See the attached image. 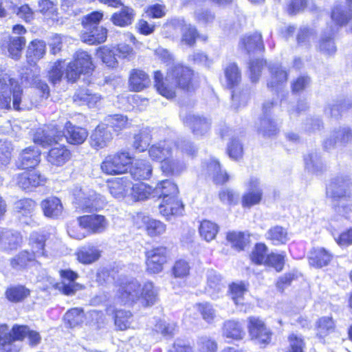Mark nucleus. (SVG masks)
I'll return each instance as SVG.
<instances>
[{"label": "nucleus", "instance_id": "obj_1", "mask_svg": "<svg viewBox=\"0 0 352 352\" xmlns=\"http://www.w3.org/2000/svg\"><path fill=\"white\" fill-rule=\"evenodd\" d=\"M154 79L159 94L168 99L175 96L177 88L192 91L197 87L193 78V72L180 64L174 65L168 70L164 81L163 75L159 71L155 72Z\"/></svg>", "mask_w": 352, "mask_h": 352}, {"label": "nucleus", "instance_id": "obj_2", "mask_svg": "<svg viewBox=\"0 0 352 352\" xmlns=\"http://www.w3.org/2000/svg\"><path fill=\"white\" fill-rule=\"evenodd\" d=\"M66 132L63 131V125L51 123L43 128L38 129L34 135L35 144L45 147L54 142L60 141L65 137L67 142L72 144H80L83 143L88 136L87 131L82 127L76 126L70 122H67L64 126Z\"/></svg>", "mask_w": 352, "mask_h": 352}, {"label": "nucleus", "instance_id": "obj_3", "mask_svg": "<svg viewBox=\"0 0 352 352\" xmlns=\"http://www.w3.org/2000/svg\"><path fill=\"white\" fill-rule=\"evenodd\" d=\"M117 296L124 304L140 300L144 305L151 306L158 299V292L151 282H146L142 286L137 280L131 279L121 284Z\"/></svg>", "mask_w": 352, "mask_h": 352}, {"label": "nucleus", "instance_id": "obj_4", "mask_svg": "<svg viewBox=\"0 0 352 352\" xmlns=\"http://www.w3.org/2000/svg\"><path fill=\"white\" fill-rule=\"evenodd\" d=\"M12 104L15 110H28L34 103L23 96L19 82L8 76L0 78V108L10 109Z\"/></svg>", "mask_w": 352, "mask_h": 352}, {"label": "nucleus", "instance_id": "obj_5", "mask_svg": "<svg viewBox=\"0 0 352 352\" xmlns=\"http://www.w3.org/2000/svg\"><path fill=\"white\" fill-rule=\"evenodd\" d=\"M28 338L30 345L36 346L41 340L38 332L30 330L26 325H14L10 330L6 324H0V352H18L14 342Z\"/></svg>", "mask_w": 352, "mask_h": 352}, {"label": "nucleus", "instance_id": "obj_6", "mask_svg": "<svg viewBox=\"0 0 352 352\" xmlns=\"http://www.w3.org/2000/svg\"><path fill=\"white\" fill-rule=\"evenodd\" d=\"M78 226H70L67 232L70 237L81 240L87 234H100L108 227L106 217L100 214H86L77 218Z\"/></svg>", "mask_w": 352, "mask_h": 352}, {"label": "nucleus", "instance_id": "obj_7", "mask_svg": "<svg viewBox=\"0 0 352 352\" xmlns=\"http://www.w3.org/2000/svg\"><path fill=\"white\" fill-rule=\"evenodd\" d=\"M74 205L84 212H92L104 208L106 204L103 196L89 188L76 186L73 189Z\"/></svg>", "mask_w": 352, "mask_h": 352}, {"label": "nucleus", "instance_id": "obj_8", "mask_svg": "<svg viewBox=\"0 0 352 352\" xmlns=\"http://www.w3.org/2000/svg\"><path fill=\"white\" fill-rule=\"evenodd\" d=\"M74 58V61L68 64L65 71L66 78L72 82H74L81 74H88L94 69L91 57L87 52L77 51Z\"/></svg>", "mask_w": 352, "mask_h": 352}, {"label": "nucleus", "instance_id": "obj_9", "mask_svg": "<svg viewBox=\"0 0 352 352\" xmlns=\"http://www.w3.org/2000/svg\"><path fill=\"white\" fill-rule=\"evenodd\" d=\"M131 163L129 153L122 151L107 155L101 163L100 168L107 175H118L126 173Z\"/></svg>", "mask_w": 352, "mask_h": 352}, {"label": "nucleus", "instance_id": "obj_10", "mask_svg": "<svg viewBox=\"0 0 352 352\" xmlns=\"http://www.w3.org/2000/svg\"><path fill=\"white\" fill-rule=\"evenodd\" d=\"M13 181L21 190L32 192L36 188L44 186L47 178L38 171L31 170L15 175Z\"/></svg>", "mask_w": 352, "mask_h": 352}, {"label": "nucleus", "instance_id": "obj_11", "mask_svg": "<svg viewBox=\"0 0 352 352\" xmlns=\"http://www.w3.org/2000/svg\"><path fill=\"white\" fill-rule=\"evenodd\" d=\"M327 195L333 200L350 199L352 197V182L343 176L332 179L327 187Z\"/></svg>", "mask_w": 352, "mask_h": 352}, {"label": "nucleus", "instance_id": "obj_12", "mask_svg": "<svg viewBox=\"0 0 352 352\" xmlns=\"http://www.w3.org/2000/svg\"><path fill=\"white\" fill-rule=\"evenodd\" d=\"M168 250L165 247L153 248L146 252V270L151 274H158L167 261Z\"/></svg>", "mask_w": 352, "mask_h": 352}, {"label": "nucleus", "instance_id": "obj_13", "mask_svg": "<svg viewBox=\"0 0 352 352\" xmlns=\"http://www.w3.org/2000/svg\"><path fill=\"white\" fill-rule=\"evenodd\" d=\"M248 331L252 340L259 344H267L271 340L272 333L262 320L251 316L248 319Z\"/></svg>", "mask_w": 352, "mask_h": 352}, {"label": "nucleus", "instance_id": "obj_14", "mask_svg": "<svg viewBox=\"0 0 352 352\" xmlns=\"http://www.w3.org/2000/svg\"><path fill=\"white\" fill-rule=\"evenodd\" d=\"M263 197L262 185L257 177H252L247 183V191L242 197L241 204L244 208H250L258 204Z\"/></svg>", "mask_w": 352, "mask_h": 352}, {"label": "nucleus", "instance_id": "obj_15", "mask_svg": "<svg viewBox=\"0 0 352 352\" xmlns=\"http://www.w3.org/2000/svg\"><path fill=\"white\" fill-rule=\"evenodd\" d=\"M180 118L186 126H189L192 133L196 136L206 135L210 129L211 122L209 119L192 114L184 115L180 113Z\"/></svg>", "mask_w": 352, "mask_h": 352}, {"label": "nucleus", "instance_id": "obj_16", "mask_svg": "<svg viewBox=\"0 0 352 352\" xmlns=\"http://www.w3.org/2000/svg\"><path fill=\"white\" fill-rule=\"evenodd\" d=\"M202 171L210 176L216 184H223L229 179L227 172L221 169L219 162L214 157H210L202 162Z\"/></svg>", "mask_w": 352, "mask_h": 352}, {"label": "nucleus", "instance_id": "obj_17", "mask_svg": "<svg viewBox=\"0 0 352 352\" xmlns=\"http://www.w3.org/2000/svg\"><path fill=\"white\" fill-rule=\"evenodd\" d=\"M25 43L26 40L23 36H8L0 40V47L3 51L7 50L12 58L18 60Z\"/></svg>", "mask_w": 352, "mask_h": 352}, {"label": "nucleus", "instance_id": "obj_18", "mask_svg": "<svg viewBox=\"0 0 352 352\" xmlns=\"http://www.w3.org/2000/svg\"><path fill=\"white\" fill-rule=\"evenodd\" d=\"M36 208V202L30 198H23L14 202V208L19 221L24 224L30 225L32 214Z\"/></svg>", "mask_w": 352, "mask_h": 352}, {"label": "nucleus", "instance_id": "obj_19", "mask_svg": "<svg viewBox=\"0 0 352 352\" xmlns=\"http://www.w3.org/2000/svg\"><path fill=\"white\" fill-rule=\"evenodd\" d=\"M113 135L109 126L104 123L98 125L90 137V144L96 150L103 148L111 142Z\"/></svg>", "mask_w": 352, "mask_h": 352}, {"label": "nucleus", "instance_id": "obj_20", "mask_svg": "<svg viewBox=\"0 0 352 352\" xmlns=\"http://www.w3.org/2000/svg\"><path fill=\"white\" fill-rule=\"evenodd\" d=\"M221 336L223 338L227 339L228 342L239 341L245 338V331L243 324L240 321L227 320L223 324Z\"/></svg>", "mask_w": 352, "mask_h": 352}, {"label": "nucleus", "instance_id": "obj_21", "mask_svg": "<svg viewBox=\"0 0 352 352\" xmlns=\"http://www.w3.org/2000/svg\"><path fill=\"white\" fill-rule=\"evenodd\" d=\"M107 186L110 194L116 199L127 198L131 190V181L127 176L109 180Z\"/></svg>", "mask_w": 352, "mask_h": 352}, {"label": "nucleus", "instance_id": "obj_22", "mask_svg": "<svg viewBox=\"0 0 352 352\" xmlns=\"http://www.w3.org/2000/svg\"><path fill=\"white\" fill-rule=\"evenodd\" d=\"M41 161V151L34 146H29L23 149L16 162L19 168L25 169L34 168Z\"/></svg>", "mask_w": 352, "mask_h": 352}, {"label": "nucleus", "instance_id": "obj_23", "mask_svg": "<svg viewBox=\"0 0 352 352\" xmlns=\"http://www.w3.org/2000/svg\"><path fill=\"white\" fill-rule=\"evenodd\" d=\"M160 213L166 217V219H170L173 216L182 214L184 211V205L182 201L176 197H169L162 199L159 206Z\"/></svg>", "mask_w": 352, "mask_h": 352}, {"label": "nucleus", "instance_id": "obj_24", "mask_svg": "<svg viewBox=\"0 0 352 352\" xmlns=\"http://www.w3.org/2000/svg\"><path fill=\"white\" fill-rule=\"evenodd\" d=\"M352 140V130L348 126L340 127L334 130L330 138L324 142V147L330 150L337 145H344Z\"/></svg>", "mask_w": 352, "mask_h": 352}, {"label": "nucleus", "instance_id": "obj_25", "mask_svg": "<svg viewBox=\"0 0 352 352\" xmlns=\"http://www.w3.org/2000/svg\"><path fill=\"white\" fill-rule=\"evenodd\" d=\"M175 147V144L170 140L160 141L150 148L149 155L152 160L162 162L165 158L173 155Z\"/></svg>", "mask_w": 352, "mask_h": 352}, {"label": "nucleus", "instance_id": "obj_26", "mask_svg": "<svg viewBox=\"0 0 352 352\" xmlns=\"http://www.w3.org/2000/svg\"><path fill=\"white\" fill-rule=\"evenodd\" d=\"M179 157L173 153L162 162L161 169L166 175H179L186 169V164Z\"/></svg>", "mask_w": 352, "mask_h": 352}, {"label": "nucleus", "instance_id": "obj_27", "mask_svg": "<svg viewBox=\"0 0 352 352\" xmlns=\"http://www.w3.org/2000/svg\"><path fill=\"white\" fill-rule=\"evenodd\" d=\"M239 46L248 54L251 52H262L264 50L262 36L258 32H254L252 34L245 35L242 37Z\"/></svg>", "mask_w": 352, "mask_h": 352}, {"label": "nucleus", "instance_id": "obj_28", "mask_svg": "<svg viewBox=\"0 0 352 352\" xmlns=\"http://www.w3.org/2000/svg\"><path fill=\"white\" fill-rule=\"evenodd\" d=\"M120 7V10L114 12L111 15L110 20L113 25L124 28L132 24L135 12L131 7L124 6L123 4Z\"/></svg>", "mask_w": 352, "mask_h": 352}, {"label": "nucleus", "instance_id": "obj_29", "mask_svg": "<svg viewBox=\"0 0 352 352\" xmlns=\"http://www.w3.org/2000/svg\"><path fill=\"white\" fill-rule=\"evenodd\" d=\"M41 207L45 217L53 219L60 217L63 210L61 201L56 197H50L43 200Z\"/></svg>", "mask_w": 352, "mask_h": 352}, {"label": "nucleus", "instance_id": "obj_30", "mask_svg": "<svg viewBox=\"0 0 352 352\" xmlns=\"http://www.w3.org/2000/svg\"><path fill=\"white\" fill-rule=\"evenodd\" d=\"M331 259L332 254L323 248L313 249L308 257L309 265L316 268L327 265Z\"/></svg>", "mask_w": 352, "mask_h": 352}, {"label": "nucleus", "instance_id": "obj_31", "mask_svg": "<svg viewBox=\"0 0 352 352\" xmlns=\"http://www.w3.org/2000/svg\"><path fill=\"white\" fill-rule=\"evenodd\" d=\"M155 198L154 188L144 183H131L129 200L137 201H143L148 198Z\"/></svg>", "mask_w": 352, "mask_h": 352}, {"label": "nucleus", "instance_id": "obj_32", "mask_svg": "<svg viewBox=\"0 0 352 352\" xmlns=\"http://www.w3.org/2000/svg\"><path fill=\"white\" fill-rule=\"evenodd\" d=\"M76 255L80 263L89 265L98 261L101 254L97 247L87 245L78 249Z\"/></svg>", "mask_w": 352, "mask_h": 352}, {"label": "nucleus", "instance_id": "obj_33", "mask_svg": "<svg viewBox=\"0 0 352 352\" xmlns=\"http://www.w3.org/2000/svg\"><path fill=\"white\" fill-rule=\"evenodd\" d=\"M102 97L100 94L93 93L87 89H81L78 90L74 96V101L78 104H86L89 107H95L101 100Z\"/></svg>", "mask_w": 352, "mask_h": 352}, {"label": "nucleus", "instance_id": "obj_34", "mask_svg": "<svg viewBox=\"0 0 352 352\" xmlns=\"http://www.w3.org/2000/svg\"><path fill=\"white\" fill-rule=\"evenodd\" d=\"M224 287L221 276L214 270L208 271L206 290L211 297L218 298L219 294L222 292Z\"/></svg>", "mask_w": 352, "mask_h": 352}, {"label": "nucleus", "instance_id": "obj_35", "mask_svg": "<svg viewBox=\"0 0 352 352\" xmlns=\"http://www.w3.org/2000/svg\"><path fill=\"white\" fill-rule=\"evenodd\" d=\"M270 71V78L268 80L267 86L273 89H278L282 86L287 80V73L279 64H273L269 67Z\"/></svg>", "mask_w": 352, "mask_h": 352}, {"label": "nucleus", "instance_id": "obj_36", "mask_svg": "<svg viewBox=\"0 0 352 352\" xmlns=\"http://www.w3.org/2000/svg\"><path fill=\"white\" fill-rule=\"evenodd\" d=\"M150 79L147 74L140 69H133L129 77V86L134 91H140L148 87Z\"/></svg>", "mask_w": 352, "mask_h": 352}, {"label": "nucleus", "instance_id": "obj_37", "mask_svg": "<svg viewBox=\"0 0 352 352\" xmlns=\"http://www.w3.org/2000/svg\"><path fill=\"white\" fill-rule=\"evenodd\" d=\"M178 188L175 184L168 179L158 183L154 188V197L165 199L169 197H176L178 195Z\"/></svg>", "mask_w": 352, "mask_h": 352}, {"label": "nucleus", "instance_id": "obj_38", "mask_svg": "<svg viewBox=\"0 0 352 352\" xmlns=\"http://www.w3.org/2000/svg\"><path fill=\"white\" fill-rule=\"evenodd\" d=\"M70 158V152L65 146L54 147L50 150L47 160L52 165L60 166Z\"/></svg>", "mask_w": 352, "mask_h": 352}, {"label": "nucleus", "instance_id": "obj_39", "mask_svg": "<svg viewBox=\"0 0 352 352\" xmlns=\"http://www.w3.org/2000/svg\"><path fill=\"white\" fill-rule=\"evenodd\" d=\"M45 43L40 40L32 41L27 50L28 61L30 63H35L42 58L45 54Z\"/></svg>", "mask_w": 352, "mask_h": 352}, {"label": "nucleus", "instance_id": "obj_40", "mask_svg": "<svg viewBox=\"0 0 352 352\" xmlns=\"http://www.w3.org/2000/svg\"><path fill=\"white\" fill-rule=\"evenodd\" d=\"M331 19L338 25H346L352 19V10L346 5L336 6L331 12Z\"/></svg>", "mask_w": 352, "mask_h": 352}, {"label": "nucleus", "instance_id": "obj_41", "mask_svg": "<svg viewBox=\"0 0 352 352\" xmlns=\"http://www.w3.org/2000/svg\"><path fill=\"white\" fill-rule=\"evenodd\" d=\"M138 219H141L146 226V231L150 236H157L163 234L166 230V226L162 222L151 219L143 214L138 215Z\"/></svg>", "mask_w": 352, "mask_h": 352}, {"label": "nucleus", "instance_id": "obj_42", "mask_svg": "<svg viewBox=\"0 0 352 352\" xmlns=\"http://www.w3.org/2000/svg\"><path fill=\"white\" fill-rule=\"evenodd\" d=\"M89 32L85 33L82 38L84 42L89 44L100 43L105 41L107 30L102 26H94L89 29Z\"/></svg>", "mask_w": 352, "mask_h": 352}, {"label": "nucleus", "instance_id": "obj_43", "mask_svg": "<svg viewBox=\"0 0 352 352\" xmlns=\"http://www.w3.org/2000/svg\"><path fill=\"white\" fill-rule=\"evenodd\" d=\"M30 295V290L23 285H14L8 287L6 291L7 299L12 302H19Z\"/></svg>", "mask_w": 352, "mask_h": 352}, {"label": "nucleus", "instance_id": "obj_44", "mask_svg": "<svg viewBox=\"0 0 352 352\" xmlns=\"http://www.w3.org/2000/svg\"><path fill=\"white\" fill-rule=\"evenodd\" d=\"M21 81L25 85L34 86L41 90L43 97L47 98L49 96L50 88L47 84L41 80L38 76L32 74L31 71L28 72L26 76H22Z\"/></svg>", "mask_w": 352, "mask_h": 352}, {"label": "nucleus", "instance_id": "obj_45", "mask_svg": "<svg viewBox=\"0 0 352 352\" xmlns=\"http://www.w3.org/2000/svg\"><path fill=\"white\" fill-rule=\"evenodd\" d=\"M152 173V167L148 162L140 160L131 169V175L135 179H147Z\"/></svg>", "mask_w": 352, "mask_h": 352}, {"label": "nucleus", "instance_id": "obj_46", "mask_svg": "<svg viewBox=\"0 0 352 352\" xmlns=\"http://www.w3.org/2000/svg\"><path fill=\"white\" fill-rule=\"evenodd\" d=\"M305 168L310 173L318 174L324 170V166L317 153H311L305 156Z\"/></svg>", "mask_w": 352, "mask_h": 352}, {"label": "nucleus", "instance_id": "obj_47", "mask_svg": "<svg viewBox=\"0 0 352 352\" xmlns=\"http://www.w3.org/2000/svg\"><path fill=\"white\" fill-rule=\"evenodd\" d=\"M266 238L270 240L272 244L278 245L285 244L289 240L288 233L285 229L280 226H274L266 233Z\"/></svg>", "mask_w": 352, "mask_h": 352}, {"label": "nucleus", "instance_id": "obj_48", "mask_svg": "<svg viewBox=\"0 0 352 352\" xmlns=\"http://www.w3.org/2000/svg\"><path fill=\"white\" fill-rule=\"evenodd\" d=\"M60 276L64 278L63 283V292L67 295H71L76 290V285L74 281L78 278V274L69 270H61Z\"/></svg>", "mask_w": 352, "mask_h": 352}, {"label": "nucleus", "instance_id": "obj_49", "mask_svg": "<svg viewBox=\"0 0 352 352\" xmlns=\"http://www.w3.org/2000/svg\"><path fill=\"white\" fill-rule=\"evenodd\" d=\"M258 131L265 137H271L278 132V127L274 120L266 116L260 120Z\"/></svg>", "mask_w": 352, "mask_h": 352}, {"label": "nucleus", "instance_id": "obj_50", "mask_svg": "<svg viewBox=\"0 0 352 352\" xmlns=\"http://www.w3.org/2000/svg\"><path fill=\"white\" fill-rule=\"evenodd\" d=\"M219 231V227L210 221L204 220L201 221L199 226V233L206 241L213 240Z\"/></svg>", "mask_w": 352, "mask_h": 352}, {"label": "nucleus", "instance_id": "obj_51", "mask_svg": "<svg viewBox=\"0 0 352 352\" xmlns=\"http://www.w3.org/2000/svg\"><path fill=\"white\" fill-rule=\"evenodd\" d=\"M151 141V135L148 129H142L134 136L133 147L140 152L144 151Z\"/></svg>", "mask_w": 352, "mask_h": 352}, {"label": "nucleus", "instance_id": "obj_52", "mask_svg": "<svg viewBox=\"0 0 352 352\" xmlns=\"http://www.w3.org/2000/svg\"><path fill=\"white\" fill-rule=\"evenodd\" d=\"M182 42L189 46H192L195 43L196 38H200L203 41L207 40L206 36H199L196 28L190 24H184L182 26Z\"/></svg>", "mask_w": 352, "mask_h": 352}, {"label": "nucleus", "instance_id": "obj_53", "mask_svg": "<svg viewBox=\"0 0 352 352\" xmlns=\"http://www.w3.org/2000/svg\"><path fill=\"white\" fill-rule=\"evenodd\" d=\"M352 107V102L350 100H344L330 104L325 109L324 112L327 115L331 117L338 118L344 111Z\"/></svg>", "mask_w": 352, "mask_h": 352}, {"label": "nucleus", "instance_id": "obj_54", "mask_svg": "<svg viewBox=\"0 0 352 352\" xmlns=\"http://www.w3.org/2000/svg\"><path fill=\"white\" fill-rule=\"evenodd\" d=\"M230 295L234 304L242 305L243 303V296L248 290L247 285L242 282L233 283L230 285Z\"/></svg>", "mask_w": 352, "mask_h": 352}, {"label": "nucleus", "instance_id": "obj_55", "mask_svg": "<svg viewBox=\"0 0 352 352\" xmlns=\"http://www.w3.org/2000/svg\"><path fill=\"white\" fill-rule=\"evenodd\" d=\"M34 261V256L27 251H22L11 260L13 268L21 270Z\"/></svg>", "mask_w": 352, "mask_h": 352}, {"label": "nucleus", "instance_id": "obj_56", "mask_svg": "<svg viewBox=\"0 0 352 352\" xmlns=\"http://www.w3.org/2000/svg\"><path fill=\"white\" fill-rule=\"evenodd\" d=\"M64 319L70 327H74L82 322L84 319L83 310L78 307L72 308L66 312Z\"/></svg>", "mask_w": 352, "mask_h": 352}, {"label": "nucleus", "instance_id": "obj_57", "mask_svg": "<svg viewBox=\"0 0 352 352\" xmlns=\"http://www.w3.org/2000/svg\"><path fill=\"white\" fill-rule=\"evenodd\" d=\"M115 325L119 330L124 331L130 327L132 314L130 311L117 310L115 314Z\"/></svg>", "mask_w": 352, "mask_h": 352}, {"label": "nucleus", "instance_id": "obj_58", "mask_svg": "<svg viewBox=\"0 0 352 352\" xmlns=\"http://www.w3.org/2000/svg\"><path fill=\"white\" fill-rule=\"evenodd\" d=\"M175 147L173 148V153L175 156L181 155L184 153L188 156H193L196 152V147L189 141L186 140H179L177 142H174Z\"/></svg>", "mask_w": 352, "mask_h": 352}, {"label": "nucleus", "instance_id": "obj_59", "mask_svg": "<svg viewBox=\"0 0 352 352\" xmlns=\"http://www.w3.org/2000/svg\"><path fill=\"white\" fill-rule=\"evenodd\" d=\"M5 241L3 243V248L6 250L16 249L22 242V237L17 232L8 230L5 232Z\"/></svg>", "mask_w": 352, "mask_h": 352}, {"label": "nucleus", "instance_id": "obj_60", "mask_svg": "<svg viewBox=\"0 0 352 352\" xmlns=\"http://www.w3.org/2000/svg\"><path fill=\"white\" fill-rule=\"evenodd\" d=\"M106 124L109 128L113 129L116 131H120L127 127L128 118L122 115L109 116L105 119Z\"/></svg>", "mask_w": 352, "mask_h": 352}, {"label": "nucleus", "instance_id": "obj_61", "mask_svg": "<svg viewBox=\"0 0 352 352\" xmlns=\"http://www.w3.org/2000/svg\"><path fill=\"white\" fill-rule=\"evenodd\" d=\"M97 55L107 67H116L117 66L118 61L116 58V54L114 50H111L107 47H102L98 50Z\"/></svg>", "mask_w": 352, "mask_h": 352}, {"label": "nucleus", "instance_id": "obj_62", "mask_svg": "<svg viewBox=\"0 0 352 352\" xmlns=\"http://www.w3.org/2000/svg\"><path fill=\"white\" fill-rule=\"evenodd\" d=\"M225 76L230 87L236 85L241 81V73L235 63H230L226 67Z\"/></svg>", "mask_w": 352, "mask_h": 352}, {"label": "nucleus", "instance_id": "obj_63", "mask_svg": "<svg viewBox=\"0 0 352 352\" xmlns=\"http://www.w3.org/2000/svg\"><path fill=\"white\" fill-rule=\"evenodd\" d=\"M267 255V247L263 243H257L252 252L250 258L256 264L265 265Z\"/></svg>", "mask_w": 352, "mask_h": 352}, {"label": "nucleus", "instance_id": "obj_64", "mask_svg": "<svg viewBox=\"0 0 352 352\" xmlns=\"http://www.w3.org/2000/svg\"><path fill=\"white\" fill-rule=\"evenodd\" d=\"M190 269L189 263L185 260L180 259L175 263L172 272L175 278L183 279L189 275Z\"/></svg>", "mask_w": 352, "mask_h": 352}]
</instances>
